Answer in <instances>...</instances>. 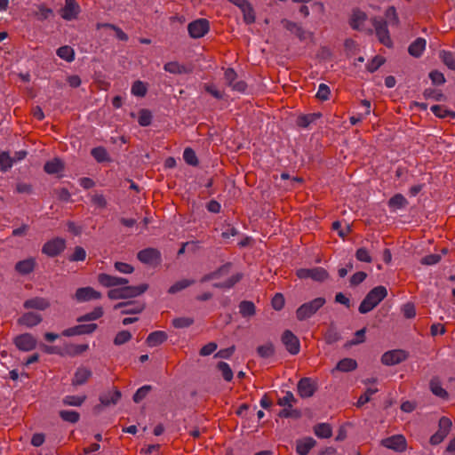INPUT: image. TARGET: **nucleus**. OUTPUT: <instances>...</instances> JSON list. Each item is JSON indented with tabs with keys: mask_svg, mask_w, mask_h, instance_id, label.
<instances>
[{
	"mask_svg": "<svg viewBox=\"0 0 455 455\" xmlns=\"http://www.w3.org/2000/svg\"><path fill=\"white\" fill-rule=\"evenodd\" d=\"M132 335L130 331H121L117 332V334L116 335V337L114 339V344L116 346H121V345L125 344L128 341H130L132 339Z\"/></svg>",
	"mask_w": 455,
	"mask_h": 455,
	"instance_id": "nucleus-52",
	"label": "nucleus"
},
{
	"mask_svg": "<svg viewBox=\"0 0 455 455\" xmlns=\"http://www.w3.org/2000/svg\"><path fill=\"white\" fill-rule=\"evenodd\" d=\"M86 258V251L81 246H76L74 252L69 256L70 261H84Z\"/></svg>",
	"mask_w": 455,
	"mask_h": 455,
	"instance_id": "nucleus-61",
	"label": "nucleus"
},
{
	"mask_svg": "<svg viewBox=\"0 0 455 455\" xmlns=\"http://www.w3.org/2000/svg\"><path fill=\"white\" fill-rule=\"evenodd\" d=\"M50 307L48 299L42 297H35L24 301L23 307L26 309L45 310Z\"/></svg>",
	"mask_w": 455,
	"mask_h": 455,
	"instance_id": "nucleus-20",
	"label": "nucleus"
},
{
	"mask_svg": "<svg viewBox=\"0 0 455 455\" xmlns=\"http://www.w3.org/2000/svg\"><path fill=\"white\" fill-rule=\"evenodd\" d=\"M314 433L319 438H330L332 435V428L328 423H319L314 427Z\"/></svg>",
	"mask_w": 455,
	"mask_h": 455,
	"instance_id": "nucleus-29",
	"label": "nucleus"
},
{
	"mask_svg": "<svg viewBox=\"0 0 455 455\" xmlns=\"http://www.w3.org/2000/svg\"><path fill=\"white\" fill-rule=\"evenodd\" d=\"M431 111L433 112V114L439 117V118H445V117H451V118H455V112L452 111V110H449L447 108H445L443 106H440V105H434L431 107Z\"/></svg>",
	"mask_w": 455,
	"mask_h": 455,
	"instance_id": "nucleus-36",
	"label": "nucleus"
},
{
	"mask_svg": "<svg viewBox=\"0 0 455 455\" xmlns=\"http://www.w3.org/2000/svg\"><path fill=\"white\" fill-rule=\"evenodd\" d=\"M36 267V260L34 258H28L18 261L15 265V270L20 275H28L34 271Z\"/></svg>",
	"mask_w": 455,
	"mask_h": 455,
	"instance_id": "nucleus-21",
	"label": "nucleus"
},
{
	"mask_svg": "<svg viewBox=\"0 0 455 455\" xmlns=\"http://www.w3.org/2000/svg\"><path fill=\"white\" fill-rule=\"evenodd\" d=\"M315 443L316 442L312 437L299 440L296 445V451L299 455H307Z\"/></svg>",
	"mask_w": 455,
	"mask_h": 455,
	"instance_id": "nucleus-26",
	"label": "nucleus"
},
{
	"mask_svg": "<svg viewBox=\"0 0 455 455\" xmlns=\"http://www.w3.org/2000/svg\"><path fill=\"white\" fill-rule=\"evenodd\" d=\"M210 29V23L206 19H198L188 26V34L192 38L203 37Z\"/></svg>",
	"mask_w": 455,
	"mask_h": 455,
	"instance_id": "nucleus-10",
	"label": "nucleus"
},
{
	"mask_svg": "<svg viewBox=\"0 0 455 455\" xmlns=\"http://www.w3.org/2000/svg\"><path fill=\"white\" fill-rule=\"evenodd\" d=\"M183 158L185 162L189 165L196 166L198 164L197 156L195 151L190 148H185L183 152Z\"/></svg>",
	"mask_w": 455,
	"mask_h": 455,
	"instance_id": "nucleus-51",
	"label": "nucleus"
},
{
	"mask_svg": "<svg viewBox=\"0 0 455 455\" xmlns=\"http://www.w3.org/2000/svg\"><path fill=\"white\" fill-rule=\"evenodd\" d=\"M204 89L206 92L211 94L212 97H214L217 100H221L224 97V93L218 90L215 84H204Z\"/></svg>",
	"mask_w": 455,
	"mask_h": 455,
	"instance_id": "nucleus-62",
	"label": "nucleus"
},
{
	"mask_svg": "<svg viewBox=\"0 0 455 455\" xmlns=\"http://www.w3.org/2000/svg\"><path fill=\"white\" fill-rule=\"evenodd\" d=\"M372 25L379 42L385 46L390 47L392 45V40L389 36L387 21L381 18H374L372 20Z\"/></svg>",
	"mask_w": 455,
	"mask_h": 455,
	"instance_id": "nucleus-6",
	"label": "nucleus"
},
{
	"mask_svg": "<svg viewBox=\"0 0 455 455\" xmlns=\"http://www.w3.org/2000/svg\"><path fill=\"white\" fill-rule=\"evenodd\" d=\"M164 71L173 75L190 74L193 71L191 66L180 64L178 61H170L164 65Z\"/></svg>",
	"mask_w": 455,
	"mask_h": 455,
	"instance_id": "nucleus-19",
	"label": "nucleus"
},
{
	"mask_svg": "<svg viewBox=\"0 0 455 455\" xmlns=\"http://www.w3.org/2000/svg\"><path fill=\"white\" fill-rule=\"evenodd\" d=\"M326 300L324 298L318 297L309 302L299 306L296 310V317L299 321H304L313 316L323 305Z\"/></svg>",
	"mask_w": 455,
	"mask_h": 455,
	"instance_id": "nucleus-3",
	"label": "nucleus"
},
{
	"mask_svg": "<svg viewBox=\"0 0 455 455\" xmlns=\"http://www.w3.org/2000/svg\"><path fill=\"white\" fill-rule=\"evenodd\" d=\"M331 94L329 86L325 84H320L315 97L320 100H327Z\"/></svg>",
	"mask_w": 455,
	"mask_h": 455,
	"instance_id": "nucleus-64",
	"label": "nucleus"
},
{
	"mask_svg": "<svg viewBox=\"0 0 455 455\" xmlns=\"http://www.w3.org/2000/svg\"><path fill=\"white\" fill-rule=\"evenodd\" d=\"M14 160L7 152L0 154V170L4 172H7L13 164Z\"/></svg>",
	"mask_w": 455,
	"mask_h": 455,
	"instance_id": "nucleus-49",
	"label": "nucleus"
},
{
	"mask_svg": "<svg viewBox=\"0 0 455 455\" xmlns=\"http://www.w3.org/2000/svg\"><path fill=\"white\" fill-rule=\"evenodd\" d=\"M52 15V10L46 7L44 4L38 5L37 11L35 12V16L39 20H47Z\"/></svg>",
	"mask_w": 455,
	"mask_h": 455,
	"instance_id": "nucleus-54",
	"label": "nucleus"
},
{
	"mask_svg": "<svg viewBox=\"0 0 455 455\" xmlns=\"http://www.w3.org/2000/svg\"><path fill=\"white\" fill-rule=\"evenodd\" d=\"M242 277H243V275L240 273H237L235 275H233L231 277H229L225 282L213 283V287L220 288V289H230L235 283H237L242 279Z\"/></svg>",
	"mask_w": 455,
	"mask_h": 455,
	"instance_id": "nucleus-38",
	"label": "nucleus"
},
{
	"mask_svg": "<svg viewBox=\"0 0 455 455\" xmlns=\"http://www.w3.org/2000/svg\"><path fill=\"white\" fill-rule=\"evenodd\" d=\"M60 417L67 422L76 423L80 419V414L75 411L63 410L60 411Z\"/></svg>",
	"mask_w": 455,
	"mask_h": 455,
	"instance_id": "nucleus-43",
	"label": "nucleus"
},
{
	"mask_svg": "<svg viewBox=\"0 0 455 455\" xmlns=\"http://www.w3.org/2000/svg\"><path fill=\"white\" fill-rule=\"evenodd\" d=\"M356 368L357 363L355 359L344 358L337 363L335 369L342 372H348L355 370Z\"/></svg>",
	"mask_w": 455,
	"mask_h": 455,
	"instance_id": "nucleus-30",
	"label": "nucleus"
},
{
	"mask_svg": "<svg viewBox=\"0 0 455 455\" xmlns=\"http://www.w3.org/2000/svg\"><path fill=\"white\" fill-rule=\"evenodd\" d=\"M194 283H195L194 280H188V279L180 280L169 288L168 292L170 294H175V293L188 288V286L192 285Z\"/></svg>",
	"mask_w": 455,
	"mask_h": 455,
	"instance_id": "nucleus-41",
	"label": "nucleus"
},
{
	"mask_svg": "<svg viewBox=\"0 0 455 455\" xmlns=\"http://www.w3.org/2000/svg\"><path fill=\"white\" fill-rule=\"evenodd\" d=\"M297 276L300 279L311 278L314 281L323 282L329 276L328 272L320 267L313 268H299L297 270Z\"/></svg>",
	"mask_w": 455,
	"mask_h": 455,
	"instance_id": "nucleus-7",
	"label": "nucleus"
},
{
	"mask_svg": "<svg viewBox=\"0 0 455 455\" xmlns=\"http://www.w3.org/2000/svg\"><path fill=\"white\" fill-rule=\"evenodd\" d=\"M194 323L192 317H178L172 320V325L177 329L187 328Z\"/></svg>",
	"mask_w": 455,
	"mask_h": 455,
	"instance_id": "nucleus-56",
	"label": "nucleus"
},
{
	"mask_svg": "<svg viewBox=\"0 0 455 455\" xmlns=\"http://www.w3.org/2000/svg\"><path fill=\"white\" fill-rule=\"evenodd\" d=\"M298 393L302 398L313 396L316 390L315 383L310 378H302L298 383Z\"/></svg>",
	"mask_w": 455,
	"mask_h": 455,
	"instance_id": "nucleus-18",
	"label": "nucleus"
},
{
	"mask_svg": "<svg viewBox=\"0 0 455 455\" xmlns=\"http://www.w3.org/2000/svg\"><path fill=\"white\" fill-rule=\"evenodd\" d=\"M152 121V115L148 109H141L139 112L138 123L141 126H148Z\"/></svg>",
	"mask_w": 455,
	"mask_h": 455,
	"instance_id": "nucleus-58",
	"label": "nucleus"
},
{
	"mask_svg": "<svg viewBox=\"0 0 455 455\" xmlns=\"http://www.w3.org/2000/svg\"><path fill=\"white\" fill-rule=\"evenodd\" d=\"M429 385H430V390L432 391V393L434 395H435L436 396L441 397V398L448 397L447 391L444 388H443V387L441 386V383L438 379H432L430 380Z\"/></svg>",
	"mask_w": 455,
	"mask_h": 455,
	"instance_id": "nucleus-40",
	"label": "nucleus"
},
{
	"mask_svg": "<svg viewBox=\"0 0 455 455\" xmlns=\"http://www.w3.org/2000/svg\"><path fill=\"white\" fill-rule=\"evenodd\" d=\"M91 202L93 205L98 208L104 209L108 205L107 199L102 194L94 193L91 196Z\"/></svg>",
	"mask_w": 455,
	"mask_h": 455,
	"instance_id": "nucleus-57",
	"label": "nucleus"
},
{
	"mask_svg": "<svg viewBox=\"0 0 455 455\" xmlns=\"http://www.w3.org/2000/svg\"><path fill=\"white\" fill-rule=\"evenodd\" d=\"M66 248V241L63 238L56 237L46 242L42 248V252L48 257H55L60 254Z\"/></svg>",
	"mask_w": 455,
	"mask_h": 455,
	"instance_id": "nucleus-8",
	"label": "nucleus"
},
{
	"mask_svg": "<svg viewBox=\"0 0 455 455\" xmlns=\"http://www.w3.org/2000/svg\"><path fill=\"white\" fill-rule=\"evenodd\" d=\"M366 20V14L363 12L361 11H355L352 15L351 19V27L353 28H359L361 25Z\"/></svg>",
	"mask_w": 455,
	"mask_h": 455,
	"instance_id": "nucleus-47",
	"label": "nucleus"
},
{
	"mask_svg": "<svg viewBox=\"0 0 455 455\" xmlns=\"http://www.w3.org/2000/svg\"><path fill=\"white\" fill-rule=\"evenodd\" d=\"M86 400V395H67L63 398L62 403L68 406H80Z\"/></svg>",
	"mask_w": 455,
	"mask_h": 455,
	"instance_id": "nucleus-42",
	"label": "nucleus"
},
{
	"mask_svg": "<svg viewBox=\"0 0 455 455\" xmlns=\"http://www.w3.org/2000/svg\"><path fill=\"white\" fill-rule=\"evenodd\" d=\"M320 114H309L299 116L297 120V124L299 127L306 128L318 117H320Z\"/></svg>",
	"mask_w": 455,
	"mask_h": 455,
	"instance_id": "nucleus-50",
	"label": "nucleus"
},
{
	"mask_svg": "<svg viewBox=\"0 0 455 455\" xmlns=\"http://www.w3.org/2000/svg\"><path fill=\"white\" fill-rule=\"evenodd\" d=\"M104 314L102 307H96L92 312L84 314L77 318V322H89L100 318Z\"/></svg>",
	"mask_w": 455,
	"mask_h": 455,
	"instance_id": "nucleus-33",
	"label": "nucleus"
},
{
	"mask_svg": "<svg viewBox=\"0 0 455 455\" xmlns=\"http://www.w3.org/2000/svg\"><path fill=\"white\" fill-rule=\"evenodd\" d=\"M98 282L104 287L118 286V276L101 273L98 275Z\"/></svg>",
	"mask_w": 455,
	"mask_h": 455,
	"instance_id": "nucleus-31",
	"label": "nucleus"
},
{
	"mask_svg": "<svg viewBox=\"0 0 455 455\" xmlns=\"http://www.w3.org/2000/svg\"><path fill=\"white\" fill-rule=\"evenodd\" d=\"M150 390H151V386H149V385H145V386L140 387L133 395V401L135 403H140L148 395V394L149 393Z\"/></svg>",
	"mask_w": 455,
	"mask_h": 455,
	"instance_id": "nucleus-63",
	"label": "nucleus"
},
{
	"mask_svg": "<svg viewBox=\"0 0 455 455\" xmlns=\"http://www.w3.org/2000/svg\"><path fill=\"white\" fill-rule=\"evenodd\" d=\"M57 55L60 59H62L68 62H71L75 60V51L71 46H68V45H64V46L60 47L57 50Z\"/></svg>",
	"mask_w": 455,
	"mask_h": 455,
	"instance_id": "nucleus-35",
	"label": "nucleus"
},
{
	"mask_svg": "<svg viewBox=\"0 0 455 455\" xmlns=\"http://www.w3.org/2000/svg\"><path fill=\"white\" fill-rule=\"evenodd\" d=\"M92 371L85 367H79L76 371L74 377L72 379L73 386H81L86 383V381L91 378Z\"/></svg>",
	"mask_w": 455,
	"mask_h": 455,
	"instance_id": "nucleus-22",
	"label": "nucleus"
},
{
	"mask_svg": "<svg viewBox=\"0 0 455 455\" xmlns=\"http://www.w3.org/2000/svg\"><path fill=\"white\" fill-rule=\"evenodd\" d=\"M381 444L384 447L397 452H403L407 448V442L403 435H395L385 438L381 441Z\"/></svg>",
	"mask_w": 455,
	"mask_h": 455,
	"instance_id": "nucleus-12",
	"label": "nucleus"
},
{
	"mask_svg": "<svg viewBox=\"0 0 455 455\" xmlns=\"http://www.w3.org/2000/svg\"><path fill=\"white\" fill-rule=\"evenodd\" d=\"M355 258L357 260L362 262L371 263L372 261V258L369 251L364 247H361L356 250Z\"/></svg>",
	"mask_w": 455,
	"mask_h": 455,
	"instance_id": "nucleus-60",
	"label": "nucleus"
},
{
	"mask_svg": "<svg viewBox=\"0 0 455 455\" xmlns=\"http://www.w3.org/2000/svg\"><path fill=\"white\" fill-rule=\"evenodd\" d=\"M42 321L43 317L40 314L29 311L21 315L18 318L17 323L27 328H33L41 323Z\"/></svg>",
	"mask_w": 455,
	"mask_h": 455,
	"instance_id": "nucleus-17",
	"label": "nucleus"
},
{
	"mask_svg": "<svg viewBox=\"0 0 455 455\" xmlns=\"http://www.w3.org/2000/svg\"><path fill=\"white\" fill-rule=\"evenodd\" d=\"M44 170L48 174H58L64 170V164L60 158H54L45 163Z\"/></svg>",
	"mask_w": 455,
	"mask_h": 455,
	"instance_id": "nucleus-28",
	"label": "nucleus"
},
{
	"mask_svg": "<svg viewBox=\"0 0 455 455\" xmlns=\"http://www.w3.org/2000/svg\"><path fill=\"white\" fill-rule=\"evenodd\" d=\"M91 154L94 157V159L99 163L109 160L108 154L106 148L103 147H97L92 148Z\"/></svg>",
	"mask_w": 455,
	"mask_h": 455,
	"instance_id": "nucleus-45",
	"label": "nucleus"
},
{
	"mask_svg": "<svg viewBox=\"0 0 455 455\" xmlns=\"http://www.w3.org/2000/svg\"><path fill=\"white\" fill-rule=\"evenodd\" d=\"M101 296L100 291L90 286L78 288L75 294V298L78 302L100 299Z\"/></svg>",
	"mask_w": 455,
	"mask_h": 455,
	"instance_id": "nucleus-16",
	"label": "nucleus"
},
{
	"mask_svg": "<svg viewBox=\"0 0 455 455\" xmlns=\"http://www.w3.org/2000/svg\"><path fill=\"white\" fill-rule=\"evenodd\" d=\"M387 296V290L385 286L379 285L371 289L359 306L361 314H367L376 307Z\"/></svg>",
	"mask_w": 455,
	"mask_h": 455,
	"instance_id": "nucleus-1",
	"label": "nucleus"
},
{
	"mask_svg": "<svg viewBox=\"0 0 455 455\" xmlns=\"http://www.w3.org/2000/svg\"><path fill=\"white\" fill-rule=\"evenodd\" d=\"M218 369L221 371L222 377L226 381H231L233 379V371L225 362H220L217 365Z\"/></svg>",
	"mask_w": 455,
	"mask_h": 455,
	"instance_id": "nucleus-53",
	"label": "nucleus"
},
{
	"mask_svg": "<svg viewBox=\"0 0 455 455\" xmlns=\"http://www.w3.org/2000/svg\"><path fill=\"white\" fill-rule=\"evenodd\" d=\"M13 343L19 350L28 352L36 348V339L30 333H23L16 336Z\"/></svg>",
	"mask_w": 455,
	"mask_h": 455,
	"instance_id": "nucleus-11",
	"label": "nucleus"
},
{
	"mask_svg": "<svg viewBox=\"0 0 455 455\" xmlns=\"http://www.w3.org/2000/svg\"><path fill=\"white\" fill-rule=\"evenodd\" d=\"M80 12V6L76 0H65L64 7L60 10V16L66 20H72L77 18Z\"/></svg>",
	"mask_w": 455,
	"mask_h": 455,
	"instance_id": "nucleus-15",
	"label": "nucleus"
},
{
	"mask_svg": "<svg viewBox=\"0 0 455 455\" xmlns=\"http://www.w3.org/2000/svg\"><path fill=\"white\" fill-rule=\"evenodd\" d=\"M408 353L403 349H394L385 352L381 356V363L384 365L393 366L408 358Z\"/></svg>",
	"mask_w": 455,
	"mask_h": 455,
	"instance_id": "nucleus-9",
	"label": "nucleus"
},
{
	"mask_svg": "<svg viewBox=\"0 0 455 455\" xmlns=\"http://www.w3.org/2000/svg\"><path fill=\"white\" fill-rule=\"evenodd\" d=\"M167 338L168 336L165 331H156L148 336L146 342L149 347H156L163 344L167 339Z\"/></svg>",
	"mask_w": 455,
	"mask_h": 455,
	"instance_id": "nucleus-23",
	"label": "nucleus"
},
{
	"mask_svg": "<svg viewBox=\"0 0 455 455\" xmlns=\"http://www.w3.org/2000/svg\"><path fill=\"white\" fill-rule=\"evenodd\" d=\"M121 398V392L117 389L102 394L100 396V401L103 406H109L116 404Z\"/></svg>",
	"mask_w": 455,
	"mask_h": 455,
	"instance_id": "nucleus-24",
	"label": "nucleus"
},
{
	"mask_svg": "<svg viewBox=\"0 0 455 455\" xmlns=\"http://www.w3.org/2000/svg\"><path fill=\"white\" fill-rule=\"evenodd\" d=\"M131 92L135 96L143 97L147 93V87L143 82L136 81L133 83Z\"/></svg>",
	"mask_w": 455,
	"mask_h": 455,
	"instance_id": "nucleus-59",
	"label": "nucleus"
},
{
	"mask_svg": "<svg viewBox=\"0 0 455 455\" xmlns=\"http://www.w3.org/2000/svg\"><path fill=\"white\" fill-rule=\"evenodd\" d=\"M144 307V304L132 305L125 302L117 303L114 307L115 309L123 308L122 314L124 315L139 314L143 311Z\"/></svg>",
	"mask_w": 455,
	"mask_h": 455,
	"instance_id": "nucleus-25",
	"label": "nucleus"
},
{
	"mask_svg": "<svg viewBox=\"0 0 455 455\" xmlns=\"http://www.w3.org/2000/svg\"><path fill=\"white\" fill-rule=\"evenodd\" d=\"M137 259L143 264L156 267L162 261V255L156 248H146L137 253Z\"/></svg>",
	"mask_w": 455,
	"mask_h": 455,
	"instance_id": "nucleus-5",
	"label": "nucleus"
},
{
	"mask_svg": "<svg viewBox=\"0 0 455 455\" xmlns=\"http://www.w3.org/2000/svg\"><path fill=\"white\" fill-rule=\"evenodd\" d=\"M378 392L377 387H369L366 391L358 398L356 405L358 407L363 406L371 400V396Z\"/></svg>",
	"mask_w": 455,
	"mask_h": 455,
	"instance_id": "nucleus-55",
	"label": "nucleus"
},
{
	"mask_svg": "<svg viewBox=\"0 0 455 455\" xmlns=\"http://www.w3.org/2000/svg\"><path fill=\"white\" fill-rule=\"evenodd\" d=\"M425 48L426 40L421 37H419L410 44L408 52L411 56L419 58L422 55Z\"/></svg>",
	"mask_w": 455,
	"mask_h": 455,
	"instance_id": "nucleus-27",
	"label": "nucleus"
},
{
	"mask_svg": "<svg viewBox=\"0 0 455 455\" xmlns=\"http://www.w3.org/2000/svg\"><path fill=\"white\" fill-rule=\"evenodd\" d=\"M282 25L291 33L294 34L300 41L312 38L313 34L305 30L300 25L289 20L283 19L281 20Z\"/></svg>",
	"mask_w": 455,
	"mask_h": 455,
	"instance_id": "nucleus-13",
	"label": "nucleus"
},
{
	"mask_svg": "<svg viewBox=\"0 0 455 455\" xmlns=\"http://www.w3.org/2000/svg\"><path fill=\"white\" fill-rule=\"evenodd\" d=\"M407 204L408 201L402 194H395L388 200V206L394 209H403Z\"/></svg>",
	"mask_w": 455,
	"mask_h": 455,
	"instance_id": "nucleus-34",
	"label": "nucleus"
},
{
	"mask_svg": "<svg viewBox=\"0 0 455 455\" xmlns=\"http://www.w3.org/2000/svg\"><path fill=\"white\" fill-rule=\"evenodd\" d=\"M282 342L290 354L297 355L299 352V340L291 331H285L283 333Z\"/></svg>",
	"mask_w": 455,
	"mask_h": 455,
	"instance_id": "nucleus-14",
	"label": "nucleus"
},
{
	"mask_svg": "<svg viewBox=\"0 0 455 455\" xmlns=\"http://www.w3.org/2000/svg\"><path fill=\"white\" fill-rule=\"evenodd\" d=\"M258 355L262 358H269L275 354L274 345L270 342L258 347Z\"/></svg>",
	"mask_w": 455,
	"mask_h": 455,
	"instance_id": "nucleus-44",
	"label": "nucleus"
},
{
	"mask_svg": "<svg viewBox=\"0 0 455 455\" xmlns=\"http://www.w3.org/2000/svg\"><path fill=\"white\" fill-rule=\"evenodd\" d=\"M439 58L448 68L455 70V56L451 52L443 50L439 52Z\"/></svg>",
	"mask_w": 455,
	"mask_h": 455,
	"instance_id": "nucleus-39",
	"label": "nucleus"
},
{
	"mask_svg": "<svg viewBox=\"0 0 455 455\" xmlns=\"http://www.w3.org/2000/svg\"><path fill=\"white\" fill-rule=\"evenodd\" d=\"M452 422L448 417H442L438 422V430L430 437L429 443L432 445L441 443L450 433Z\"/></svg>",
	"mask_w": 455,
	"mask_h": 455,
	"instance_id": "nucleus-4",
	"label": "nucleus"
},
{
	"mask_svg": "<svg viewBox=\"0 0 455 455\" xmlns=\"http://www.w3.org/2000/svg\"><path fill=\"white\" fill-rule=\"evenodd\" d=\"M148 285L142 283L137 286H124L121 288H114L108 291V296L110 299H132L144 293Z\"/></svg>",
	"mask_w": 455,
	"mask_h": 455,
	"instance_id": "nucleus-2",
	"label": "nucleus"
},
{
	"mask_svg": "<svg viewBox=\"0 0 455 455\" xmlns=\"http://www.w3.org/2000/svg\"><path fill=\"white\" fill-rule=\"evenodd\" d=\"M324 339L327 344H333L340 339V335L334 326H330L324 334Z\"/></svg>",
	"mask_w": 455,
	"mask_h": 455,
	"instance_id": "nucleus-48",
	"label": "nucleus"
},
{
	"mask_svg": "<svg viewBox=\"0 0 455 455\" xmlns=\"http://www.w3.org/2000/svg\"><path fill=\"white\" fill-rule=\"evenodd\" d=\"M423 95L425 99H432L436 101H443L445 100L446 97L443 93L441 92V91L433 89V88H427L424 91Z\"/></svg>",
	"mask_w": 455,
	"mask_h": 455,
	"instance_id": "nucleus-46",
	"label": "nucleus"
},
{
	"mask_svg": "<svg viewBox=\"0 0 455 455\" xmlns=\"http://www.w3.org/2000/svg\"><path fill=\"white\" fill-rule=\"evenodd\" d=\"M239 312L243 317H250L255 315L256 308L253 302L243 300L239 304Z\"/></svg>",
	"mask_w": 455,
	"mask_h": 455,
	"instance_id": "nucleus-32",
	"label": "nucleus"
},
{
	"mask_svg": "<svg viewBox=\"0 0 455 455\" xmlns=\"http://www.w3.org/2000/svg\"><path fill=\"white\" fill-rule=\"evenodd\" d=\"M243 15V20L246 24H252L255 22V12L251 4L248 2L244 4L240 9Z\"/></svg>",
	"mask_w": 455,
	"mask_h": 455,
	"instance_id": "nucleus-37",
	"label": "nucleus"
}]
</instances>
